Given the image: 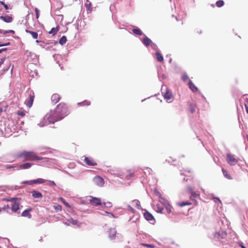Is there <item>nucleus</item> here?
Returning <instances> with one entry per match:
<instances>
[{
  "label": "nucleus",
  "mask_w": 248,
  "mask_h": 248,
  "mask_svg": "<svg viewBox=\"0 0 248 248\" xmlns=\"http://www.w3.org/2000/svg\"><path fill=\"white\" fill-rule=\"evenodd\" d=\"M89 201L90 203L93 206H96L102 204L101 199L100 198L91 197Z\"/></svg>",
  "instance_id": "obj_6"
},
{
  "label": "nucleus",
  "mask_w": 248,
  "mask_h": 248,
  "mask_svg": "<svg viewBox=\"0 0 248 248\" xmlns=\"http://www.w3.org/2000/svg\"><path fill=\"white\" fill-rule=\"evenodd\" d=\"M48 185L50 186H56V184L55 183H54V181H48Z\"/></svg>",
  "instance_id": "obj_47"
},
{
  "label": "nucleus",
  "mask_w": 248,
  "mask_h": 248,
  "mask_svg": "<svg viewBox=\"0 0 248 248\" xmlns=\"http://www.w3.org/2000/svg\"><path fill=\"white\" fill-rule=\"evenodd\" d=\"M185 171L186 172H188L189 173L191 172V170H185Z\"/></svg>",
  "instance_id": "obj_56"
},
{
  "label": "nucleus",
  "mask_w": 248,
  "mask_h": 248,
  "mask_svg": "<svg viewBox=\"0 0 248 248\" xmlns=\"http://www.w3.org/2000/svg\"><path fill=\"white\" fill-rule=\"evenodd\" d=\"M166 208V209L168 212V213L170 214L171 212V206L169 203L168 204L164 206Z\"/></svg>",
  "instance_id": "obj_39"
},
{
  "label": "nucleus",
  "mask_w": 248,
  "mask_h": 248,
  "mask_svg": "<svg viewBox=\"0 0 248 248\" xmlns=\"http://www.w3.org/2000/svg\"><path fill=\"white\" fill-rule=\"evenodd\" d=\"M0 3L3 5L6 10H8L9 9L8 5L6 4L3 1H0Z\"/></svg>",
  "instance_id": "obj_46"
},
{
  "label": "nucleus",
  "mask_w": 248,
  "mask_h": 248,
  "mask_svg": "<svg viewBox=\"0 0 248 248\" xmlns=\"http://www.w3.org/2000/svg\"><path fill=\"white\" fill-rule=\"evenodd\" d=\"M4 30H0V33L3 34Z\"/></svg>",
  "instance_id": "obj_57"
},
{
  "label": "nucleus",
  "mask_w": 248,
  "mask_h": 248,
  "mask_svg": "<svg viewBox=\"0 0 248 248\" xmlns=\"http://www.w3.org/2000/svg\"><path fill=\"white\" fill-rule=\"evenodd\" d=\"M238 244L239 245V246H240L241 247V248H247L244 245H243V242H238Z\"/></svg>",
  "instance_id": "obj_50"
},
{
  "label": "nucleus",
  "mask_w": 248,
  "mask_h": 248,
  "mask_svg": "<svg viewBox=\"0 0 248 248\" xmlns=\"http://www.w3.org/2000/svg\"><path fill=\"white\" fill-rule=\"evenodd\" d=\"M156 59L159 62H162L164 60L162 55L159 52H156Z\"/></svg>",
  "instance_id": "obj_24"
},
{
  "label": "nucleus",
  "mask_w": 248,
  "mask_h": 248,
  "mask_svg": "<svg viewBox=\"0 0 248 248\" xmlns=\"http://www.w3.org/2000/svg\"><path fill=\"white\" fill-rule=\"evenodd\" d=\"M25 31L27 33H29L31 34L33 38L37 39L38 38V35L37 32H34V31H29V30H26Z\"/></svg>",
  "instance_id": "obj_22"
},
{
  "label": "nucleus",
  "mask_w": 248,
  "mask_h": 248,
  "mask_svg": "<svg viewBox=\"0 0 248 248\" xmlns=\"http://www.w3.org/2000/svg\"><path fill=\"white\" fill-rule=\"evenodd\" d=\"M32 211V208H30L27 209L25 210L21 214V216L23 217H26L28 218H31V215L30 212Z\"/></svg>",
  "instance_id": "obj_13"
},
{
  "label": "nucleus",
  "mask_w": 248,
  "mask_h": 248,
  "mask_svg": "<svg viewBox=\"0 0 248 248\" xmlns=\"http://www.w3.org/2000/svg\"><path fill=\"white\" fill-rule=\"evenodd\" d=\"M144 217L147 220H152L154 219L153 215L148 212L144 213Z\"/></svg>",
  "instance_id": "obj_21"
},
{
  "label": "nucleus",
  "mask_w": 248,
  "mask_h": 248,
  "mask_svg": "<svg viewBox=\"0 0 248 248\" xmlns=\"http://www.w3.org/2000/svg\"><path fill=\"white\" fill-rule=\"evenodd\" d=\"M67 41V39L65 36H62L59 40V43L62 45L64 44Z\"/></svg>",
  "instance_id": "obj_33"
},
{
  "label": "nucleus",
  "mask_w": 248,
  "mask_h": 248,
  "mask_svg": "<svg viewBox=\"0 0 248 248\" xmlns=\"http://www.w3.org/2000/svg\"><path fill=\"white\" fill-rule=\"evenodd\" d=\"M21 184H27V185H33V180L25 181L22 182L21 183Z\"/></svg>",
  "instance_id": "obj_41"
},
{
  "label": "nucleus",
  "mask_w": 248,
  "mask_h": 248,
  "mask_svg": "<svg viewBox=\"0 0 248 248\" xmlns=\"http://www.w3.org/2000/svg\"><path fill=\"white\" fill-rule=\"evenodd\" d=\"M33 165L32 163H26L20 165H18L19 169H27L31 167V166Z\"/></svg>",
  "instance_id": "obj_16"
},
{
  "label": "nucleus",
  "mask_w": 248,
  "mask_h": 248,
  "mask_svg": "<svg viewBox=\"0 0 248 248\" xmlns=\"http://www.w3.org/2000/svg\"><path fill=\"white\" fill-rule=\"evenodd\" d=\"M222 171L225 177L229 180L232 179L231 175L226 170H225L224 169H222Z\"/></svg>",
  "instance_id": "obj_23"
},
{
  "label": "nucleus",
  "mask_w": 248,
  "mask_h": 248,
  "mask_svg": "<svg viewBox=\"0 0 248 248\" xmlns=\"http://www.w3.org/2000/svg\"><path fill=\"white\" fill-rule=\"evenodd\" d=\"M69 111L67 105L64 103H60L53 111L47 113L44 117L45 122L44 124H39L42 127L48 124H54L55 122L61 121L69 114Z\"/></svg>",
  "instance_id": "obj_1"
},
{
  "label": "nucleus",
  "mask_w": 248,
  "mask_h": 248,
  "mask_svg": "<svg viewBox=\"0 0 248 248\" xmlns=\"http://www.w3.org/2000/svg\"><path fill=\"white\" fill-rule=\"evenodd\" d=\"M157 208H158V210H156V212H157V213H162V210L164 209L163 207L161 208V207H159L158 206H157Z\"/></svg>",
  "instance_id": "obj_48"
},
{
  "label": "nucleus",
  "mask_w": 248,
  "mask_h": 248,
  "mask_svg": "<svg viewBox=\"0 0 248 248\" xmlns=\"http://www.w3.org/2000/svg\"><path fill=\"white\" fill-rule=\"evenodd\" d=\"M226 161L231 166H234L238 163V160L234 157V155L228 153L226 155Z\"/></svg>",
  "instance_id": "obj_4"
},
{
  "label": "nucleus",
  "mask_w": 248,
  "mask_h": 248,
  "mask_svg": "<svg viewBox=\"0 0 248 248\" xmlns=\"http://www.w3.org/2000/svg\"><path fill=\"white\" fill-rule=\"evenodd\" d=\"M187 190L189 193L191 194L190 197L191 200H195L196 198L200 197V194L196 193L195 192L193 191V188L191 186H187Z\"/></svg>",
  "instance_id": "obj_9"
},
{
  "label": "nucleus",
  "mask_w": 248,
  "mask_h": 248,
  "mask_svg": "<svg viewBox=\"0 0 248 248\" xmlns=\"http://www.w3.org/2000/svg\"><path fill=\"white\" fill-rule=\"evenodd\" d=\"M59 200H60L66 207L69 208L71 207L69 204L68 202H67L63 198L60 197L59 198Z\"/></svg>",
  "instance_id": "obj_35"
},
{
  "label": "nucleus",
  "mask_w": 248,
  "mask_h": 248,
  "mask_svg": "<svg viewBox=\"0 0 248 248\" xmlns=\"http://www.w3.org/2000/svg\"><path fill=\"white\" fill-rule=\"evenodd\" d=\"M91 104V102L88 100H84L83 102L78 103V105L79 106H89Z\"/></svg>",
  "instance_id": "obj_29"
},
{
  "label": "nucleus",
  "mask_w": 248,
  "mask_h": 248,
  "mask_svg": "<svg viewBox=\"0 0 248 248\" xmlns=\"http://www.w3.org/2000/svg\"><path fill=\"white\" fill-rule=\"evenodd\" d=\"M177 204L179 207H183L186 205H191V203L188 202H177Z\"/></svg>",
  "instance_id": "obj_28"
},
{
  "label": "nucleus",
  "mask_w": 248,
  "mask_h": 248,
  "mask_svg": "<svg viewBox=\"0 0 248 248\" xmlns=\"http://www.w3.org/2000/svg\"><path fill=\"white\" fill-rule=\"evenodd\" d=\"M34 10H35V15H36V18L37 19H38L39 18V16L40 11H39V10H38V9L37 8H35Z\"/></svg>",
  "instance_id": "obj_43"
},
{
  "label": "nucleus",
  "mask_w": 248,
  "mask_h": 248,
  "mask_svg": "<svg viewBox=\"0 0 248 248\" xmlns=\"http://www.w3.org/2000/svg\"><path fill=\"white\" fill-rule=\"evenodd\" d=\"M32 196L34 198H42L43 196L41 192L34 190L32 192Z\"/></svg>",
  "instance_id": "obj_19"
},
{
  "label": "nucleus",
  "mask_w": 248,
  "mask_h": 248,
  "mask_svg": "<svg viewBox=\"0 0 248 248\" xmlns=\"http://www.w3.org/2000/svg\"><path fill=\"white\" fill-rule=\"evenodd\" d=\"M17 158H23L24 161L41 160L42 157L39 156L33 152L23 151L16 155Z\"/></svg>",
  "instance_id": "obj_2"
},
{
  "label": "nucleus",
  "mask_w": 248,
  "mask_h": 248,
  "mask_svg": "<svg viewBox=\"0 0 248 248\" xmlns=\"http://www.w3.org/2000/svg\"><path fill=\"white\" fill-rule=\"evenodd\" d=\"M46 182V180L43 179L42 178H38L36 180H33V185L34 184H43Z\"/></svg>",
  "instance_id": "obj_25"
},
{
  "label": "nucleus",
  "mask_w": 248,
  "mask_h": 248,
  "mask_svg": "<svg viewBox=\"0 0 248 248\" xmlns=\"http://www.w3.org/2000/svg\"><path fill=\"white\" fill-rule=\"evenodd\" d=\"M7 32L8 33H12L13 34H15V31L14 30H8Z\"/></svg>",
  "instance_id": "obj_53"
},
{
  "label": "nucleus",
  "mask_w": 248,
  "mask_h": 248,
  "mask_svg": "<svg viewBox=\"0 0 248 248\" xmlns=\"http://www.w3.org/2000/svg\"><path fill=\"white\" fill-rule=\"evenodd\" d=\"M216 5L218 7H221L224 4V2L222 0H219L216 2Z\"/></svg>",
  "instance_id": "obj_36"
},
{
  "label": "nucleus",
  "mask_w": 248,
  "mask_h": 248,
  "mask_svg": "<svg viewBox=\"0 0 248 248\" xmlns=\"http://www.w3.org/2000/svg\"><path fill=\"white\" fill-rule=\"evenodd\" d=\"M18 167V164H14V165H7L5 166V169L7 170H10L12 169H14L15 168Z\"/></svg>",
  "instance_id": "obj_30"
},
{
  "label": "nucleus",
  "mask_w": 248,
  "mask_h": 248,
  "mask_svg": "<svg viewBox=\"0 0 248 248\" xmlns=\"http://www.w3.org/2000/svg\"><path fill=\"white\" fill-rule=\"evenodd\" d=\"M68 221L74 225H78V222L77 220L74 219L72 218H70L67 219Z\"/></svg>",
  "instance_id": "obj_34"
},
{
  "label": "nucleus",
  "mask_w": 248,
  "mask_h": 248,
  "mask_svg": "<svg viewBox=\"0 0 248 248\" xmlns=\"http://www.w3.org/2000/svg\"><path fill=\"white\" fill-rule=\"evenodd\" d=\"M9 208L8 205H4L1 209L2 210H6Z\"/></svg>",
  "instance_id": "obj_51"
},
{
  "label": "nucleus",
  "mask_w": 248,
  "mask_h": 248,
  "mask_svg": "<svg viewBox=\"0 0 248 248\" xmlns=\"http://www.w3.org/2000/svg\"><path fill=\"white\" fill-rule=\"evenodd\" d=\"M53 208L56 212H60L62 210V206L59 204L54 205Z\"/></svg>",
  "instance_id": "obj_37"
},
{
  "label": "nucleus",
  "mask_w": 248,
  "mask_h": 248,
  "mask_svg": "<svg viewBox=\"0 0 248 248\" xmlns=\"http://www.w3.org/2000/svg\"><path fill=\"white\" fill-rule=\"evenodd\" d=\"M34 93L31 92L29 95V99L26 101V104L27 107L31 108L33 104L34 99Z\"/></svg>",
  "instance_id": "obj_8"
},
{
  "label": "nucleus",
  "mask_w": 248,
  "mask_h": 248,
  "mask_svg": "<svg viewBox=\"0 0 248 248\" xmlns=\"http://www.w3.org/2000/svg\"><path fill=\"white\" fill-rule=\"evenodd\" d=\"M227 235V233L226 231H221L218 232H215L214 234V237L215 239L220 240L225 238Z\"/></svg>",
  "instance_id": "obj_5"
},
{
  "label": "nucleus",
  "mask_w": 248,
  "mask_h": 248,
  "mask_svg": "<svg viewBox=\"0 0 248 248\" xmlns=\"http://www.w3.org/2000/svg\"><path fill=\"white\" fill-rule=\"evenodd\" d=\"M181 175H185V174H184V173H183V172H181Z\"/></svg>",
  "instance_id": "obj_62"
},
{
  "label": "nucleus",
  "mask_w": 248,
  "mask_h": 248,
  "mask_svg": "<svg viewBox=\"0 0 248 248\" xmlns=\"http://www.w3.org/2000/svg\"><path fill=\"white\" fill-rule=\"evenodd\" d=\"M36 43H39V41L38 40H36Z\"/></svg>",
  "instance_id": "obj_63"
},
{
  "label": "nucleus",
  "mask_w": 248,
  "mask_h": 248,
  "mask_svg": "<svg viewBox=\"0 0 248 248\" xmlns=\"http://www.w3.org/2000/svg\"><path fill=\"white\" fill-rule=\"evenodd\" d=\"M85 6L88 11H89L90 12L92 11V4L89 0H86V2L85 3Z\"/></svg>",
  "instance_id": "obj_20"
},
{
  "label": "nucleus",
  "mask_w": 248,
  "mask_h": 248,
  "mask_svg": "<svg viewBox=\"0 0 248 248\" xmlns=\"http://www.w3.org/2000/svg\"><path fill=\"white\" fill-rule=\"evenodd\" d=\"M127 207L131 211H132L133 213L134 212L135 210L134 209H133L130 206V205H128L127 206Z\"/></svg>",
  "instance_id": "obj_52"
},
{
  "label": "nucleus",
  "mask_w": 248,
  "mask_h": 248,
  "mask_svg": "<svg viewBox=\"0 0 248 248\" xmlns=\"http://www.w3.org/2000/svg\"><path fill=\"white\" fill-rule=\"evenodd\" d=\"M187 179H186V178H184L183 179V181H184V182L187 181Z\"/></svg>",
  "instance_id": "obj_61"
},
{
  "label": "nucleus",
  "mask_w": 248,
  "mask_h": 248,
  "mask_svg": "<svg viewBox=\"0 0 248 248\" xmlns=\"http://www.w3.org/2000/svg\"><path fill=\"white\" fill-rule=\"evenodd\" d=\"M188 87L193 92H196L198 91V88L191 80H189L188 82Z\"/></svg>",
  "instance_id": "obj_18"
},
{
  "label": "nucleus",
  "mask_w": 248,
  "mask_h": 248,
  "mask_svg": "<svg viewBox=\"0 0 248 248\" xmlns=\"http://www.w3.org/2000/svg\"><path fill=\"white\" fill-rule=\"evenodd\" d=\"M162 93L164 94V97L165 99H166L168 102H171V101L170 100L172 98V94L171 91L168 90L166 91L165 93L162 92Z\"/></svg>",
  "instance_id": "obj_12"
},
{
  "label": "nucleus",
  "mask_w": 248,
  "mask_h": 248,
  "mask_svg": "<svg viewBox=\"0 0 248 248\" xmlns=\"http://www.w3.org/2000/svg\"><path fill=\"white\" fill-rule=\"evenodd\" d=\"M59 29L58 28H52L51 30L48 32L49 34H51L53 35H55L58 31Z\"/></svg>",
  "instance_id": "obj_31"
},
{
  "label": "nucleus",
  "mask_w": 248,
  "mask_h": 248,
  "mask_svg": "<svg viewBox=\"0 0 248 248\" xmlns=\"http://www.w3.org/2000/svg\"><path fill=\"white\" fill-rule=\"evenodd\" d=\"M3 62V61L1 60L0 62V65L2 64Z\"/></svg>",
  "instance_id": "obj_59"
},
{
  "label": "nucleus",
  "mask_w": 248,
  "mask_h": 248,
  "mask_svg": "<svg viewBox=\"0 0 248 248\" xmlns=\"http://www.w3.org/2000/svg\"><path fill=\"white\" fill-rule=\"evenodd\" d=\"M0 19L6 23H11L13 21V17L11 16H0Z\"/></svg>",
  "instance_id": "obj_15"
},
{
  "label": "nucleus",
  "mask_w": 248,
  "mask_h": 248,
  "mask_svg": "<svg viewBox=\"0 0 248 248\" xmlns=\"http://www.w3.org/2000/svg\"><path fill=\"white\" fill-rule=\"evenodd\" d=\"M17 114L18 115L21 116L22 117L25 115V113L23 110H18L17 112Z\"/></svg>",
  "instance_id": "obj_44"
},
{
  "label": "nucleus",
  "mask_w": 248,
  "mask_h": 248,
  "mask_svg": "<svg viewBox=\"0 0 248 248\" xmlns=\"http://www.w3.org/2000/svg\"><path fill=\"white\" fill-rule=\"evenodd\" d=\"M61 99L60 95L58 93H54L51 97V100L54 104L58 103Z\"/></svg>",
  "instance_id": "obj_14"
},
{
  "label": "nucleus",
  "mask_w": 248,
  "mask_h": 248,
  "mask_svg": "<svg viewBox=\"0 0 248 248\" xmlns=\"http://www.w3.org/2000/svg\"><path fill=\"white\" fill-rule=\"evenodd\" d=\"M127 172L128 174L126 176V177L127 179H129L131 177L134 176V172H132L131 170L128 171Z\"/></svg>",
  "instance_id": "obj_40"
},
{
  "label": "nucleus",
  "mask_w": 248,
  "mask_h": 248,
  "mask_svg": "<svg viewBox=\"0 0 248 248\" xmlns=\"http://www.w3.org/2000/svg\"><path fill=\"white\" fill-rule=\"evenodd\" d=\"M132 202L133 203V205L137 207L138 208H139L140 207V202L137 200H133Z\"/></svg>",
  "instance_id": "obj_38"
},
{
  "label": "nucleus",
  "mask_w": 248,
  "mask_h": 248,
  "mask_svg": "<svg viewBox=\"0 0 248 248\" xmlns=\"http://www.w3.org/2000/svg\"><path fill=\"white\" fill-rule=\"evenodd\" d=\"M6 33H8V32H7V31H4L3 34H5Z\"/></svg>",
  "instance_id": "obj_55"
},
{
  "label": "nucleus",
  "mask_w": 248,
  "mask_h": 248,
  "mask_svg": "<svg viewBox=\"0 0 248 248\" xmlns=\"http://www.w3.org/2000/svg\"><path fill=\"white\" fill-rule=\"evenodd\" d=\"M132 31L134 33L138 35H141L142 34V31L139 29H133Z\"/></svg>",
  "instance_id": "obj_32"
},
{
  "label": "nucleus",
  "mask_w": 248,
  "mask_h": 248,
  "mask_svg": "<svg viewBox=\"0 0 248 248\" xmlns=\"http://www.w3.org/2000/svg\"><path fill=\"white\" fill-rule=\"evenodd\" d=\"M108 232L109 237L111 239L114 238L115 237L116 234V231L115 229H112V228L109 229L108 231Z\"/></svg>",
  "instance_id": "obj_17"
},
{
  "label": "nucleus",
  "mask_w": 248,
  "mask_h": 248,
  "mask_svg": "<svg viewBox=\"0 0 248 248\" xmlns=\"http://www.w3.org/2000/svg\"><path fill=\"white\" fill-rule=\"evenodd\" d=\"M84 162L89 166H94L97 165L96 163L94 160L90 157H85L84 159Z\"/></svg>",
  "instance_id": "obj_11"
},
{
  "label": "nucleus",
  "mask_w": 248,
  "mask_h": 248,
  "mask_svg": "<svg viewBox=\"0 0 248 248\" xmlns=\"http://www.w3.org/2000/svg\"><path fill=\"white\" fill-rule=\"evenodd\" d=\"M108 206H111V203L108 202Z\"/></svg>",
  "instance_id": "obj_60"
},
{
  "label": "nucleus",
  "mask_w": 248,
  "mask_h": 248,
  "mask_svg": "<svg viewBox=\"0 0 248 248\" xmlns=\"http://www.w3.org/2000/svg\"><path fill=\"white\" fill-rule=\"evenodd\" d=\"M197 108V106L195 104L191 103L189 105L190 111L191 113H193L196 111V108Z\"/></svg>",
  "instance_id": "obj_26"
},
{
  "label": "nucleus",
  "mask_w": 248,
  "mask_h": 248,
  "mask_svg": "<svg viewBox=\"0 0 248 248\" xmlns=\"http://www.w3.org/2000/svg\"><path fill=\"white\" fill-rule=\"evenodd\" d=\"M3 201L11 202V210L17 213L18 211L20 209V199L16 198H10L9 199L4 198Z\"/></svg>",
  "instance_id": "obj_3"
},
{
  "label": "nucleus",
  "mask_w": 248,
  "mask_h": 248,
  "mask_svg": "<svg viewBox=\"0 0 248 248\" xmlns=\"http://www.w3.org/2000/svg\"><path fill=\"white\" fill-rule=\"evenodd\" d=\"M213 200L216 203L217 202H218L220 204H221V201L218 198L214 197H213Z\"/></svg>",
  "instance_id": "obj_45"
},
{
  "label": "nucleus",
  "mask_w": 248,
  "mask_h": 248,
  "mask_svg": "<svg viewBox=\"0 0 248 248\" xmlns=\"http://www.w3.org/2000/svg\"><path fill=\"white\" fill-rule=\"evenodd\" d=\"M151 40L148 37H146L143 38L142 42L146 46H148L151 44Z\"/></svg>",
  "instance_id": "obj_27"
},
{
  "label": "nucleus",
  "mask_w": 248,
  "mask_h": 248,
  "mask_svg": "<svg viewBox=\"0 0 248 248\" xmlns=\"http://www.w3.org/2000/svg\"><path fill=\"white\" fill-rule=\"evenodd\" d=\"M93 181L94 183L100 186H102L104 185V181L103 179L99 176H96L93 178Z\"/></svg>",
  "instance_id": "obj_10"
},
{
  "label": "nucleus",
  "mask_w": 248,
  "mask_h": 248,
  "mask_svg": "<svg viewBox=\"0 0 248 248\" xmlns=\"http://www.w3.org/2000/svg\"><path fill=\"white\" fill-rule=\"evenodd\" d=\"M245 107H246V111L248 113V107L246 105H245Z\"/></svg>",
  "instance_id": "obj_54"
},
{
  "label": "nucleus",
  "mask_w": 248,
  "mask_h": 248,
  "mask_svg": "<svg viewBox=\"0 0 248 248\" xmlns=\"http://www.w3.org/2000/svg\"><path fill=\"white\" fill-rule=\"evenodd\" d=\"M188 78V77L186 74L185 73L182 75V79L184 81H186Z\"/></svg>",
  "instance_id": "obj_42"
},
{
  "label": "nucleus",
  "mask_w": 248,
  "mask_h": 248,
  "mask_svg": "<svg viewBox=\"0 0 248 248\" xmlns=\"http://www.w3.org/2000/svg\"><path fill=\"white\" fill-rule=\"evenodd\" d=\"M156 196L158 197L159 202L164 206H165L169 203L168 200L163 197L160 193L156 189Z\"/></svg>",
  "instance_id": "obj_7"
},
{
  "label": "nucleus",
  "mask_w": 248,
  "mask_h": 248,
  "mask_svg": "<svg viewBox=\"0 0 248 248\" xmlns=\"http://www.w3.org/2000/svg\"><path fill=\"white\" fill-rule=\"evenodd\" d=\"M171 61H172V59H171V58H170V60H169V62H170V63H171Z\"/></svg>",
  "instance_id": "obj_58"
},
{
  "label": "nucleus",
  "mask_w": 248,
  "mask_h": 248,
  "mask_svg": "<svg viewBox=\"0 0 248 248\" xmlns=\"http://www.w3.org/2000/svg\"><path fill=\"white\" fill-rule=\"evenodd\" d=\"M247 140L248 141V135H247Z\"/></svg>",
  "instance_id": "obj_64"
},
{
  "label": "nucleus",
  "mask_w": 248,
  "mask_h": 248,
  "mask_svg": "<svg viewBox=\"0 0 248 248\" xmlns=\"http://www.w3.org/2000/svg\"><path fill=\"white\" fill-rule=\"evenodd\" d=\"M142 245L147 247H150L151 248H154V246L153 245H148L145 244H142Z\"/></svg>",
  "instance_id": "obj_49"
}]
</instances>
